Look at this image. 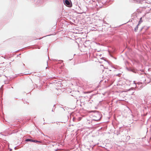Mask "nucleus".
I'll return each instance as SVG.
<instances>
[{"label":"nucleus","instance_id":"obj_1","mask_svg":"<svg viewBox=\"0 0 151 151\" xmlns=\"http://www.w3.org/2000/svg\"><path fill=\"white\" fill-rule=\"evenodd\" d=\"M26 141H31V142H36V143L41 142H40V141L34 140L32 139H26Z\"/></svg>","mask_w":151,"mask_h":151},{"label":"nucleus","instance_id":"obj_2","mask_svg":"<svg viewBox=\"0 0 151 151\" xmlns=\"http://www.w3.org/2000/svg\"><path fill=\"white\" fill-rule=\"evenodd\" d=\"M65 4L67 6H70V5L69 1L68 0H66L65 2Z\"/></svg>","mask_w":151,"mask_h":151},{"label":"nucleus","instance_id":"obj_3","mask_svg":"<svg viewBox=\"0 0 151 151\" xmlns=\"http://www.w3.org/2000/svg\"><path fill=\"white\" fill-rule=\"evenodd\" d=\"M143 22L142 20V18L141 17L140 18V19L139 21V23L138 24V25L139 24L141 23L142 22Z\"/></svg>","mask_w":151,"mask_h":151},{"label":"nucleus","instance_id":"obj_4","mask_svg":"<svg viewBox=\"0 0 151 151\" xmlns=\"http://www.w3.org/2000/svg\"><path fill=\"white\" fill-rule=\"evenodd\" d=\"M138 25L134 29V31L135 32H136L138 29Z\"/></svg>","mask_w":151,"mask_h":151},{"label":"nucleus","instance_id":"obj_5","mask_svg":"<svg viewBox=\"0 0 151 151\" xmlns=\"http://www.w3.org/2000/svg\"><path fill=\"white\" fill-rule=\"evenodd\" d=\"M80 119H80V118H79V120H80Z\"/></svg>","mask_w":151,"mask_h":151}]
</instances>
